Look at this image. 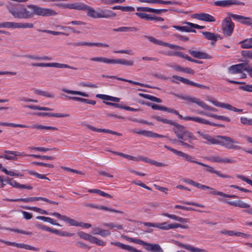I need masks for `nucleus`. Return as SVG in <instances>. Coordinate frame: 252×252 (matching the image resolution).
I'll list each match as a JSON object with an SVG mask.
<instances>
[{"instance_id": "1", "label": "nucleus", "mask_w": 252, "mask_h": 252, "mask_svg": "<svg viewBox=\"0 0 252 252\" xmlns=\"http://www.w3.org/2000/svg\"><path fill=\"white\" fill-rule=\"evenodd\" d=\"M197 133L203 139L206 140L204 143L208 145H217L222 146L227 149L241 150V147L237 145L239 142L229 136L222 135H212L205 132L198 131Z\"/></svg>"}, {"instance_id": "2", "label": "nucleus", "mask_w": 252, "mask_h": 252, "mask_svg": "<svg viewBox=\"0 0 252 252\" xmlns=\"http://www.w3.org/2000/svg\"><path fill=\"white\" fill-rule=\"evenodd\" d=\"M23 19H31L34 15L50 17L57 14V12L51 8L39 7L34 4H29L25 7L22 5Z\"/></svg>"}, {"instance_id": "3", "label": "nucleus", "mask_w": 252, "mask_h": 252, "mask_svg": "<svg viewBox=\"0 0 252 252\" xmlns=\"http://www.w3.org/2000/svg\"><path fill=\"white\" fill-rule=\"evenodd\" d=\"M172 126H174L173 130L179 140L181 139L188 140V138L189 139H196L193 134L187 130L185 126L178 124L176 123H175V125H173Z\"/></svg>"}, {"instance_id": "4", "label": "nucleus", "mask_w": 252, "mask_h": 252, "mask_svg": "<svg viewBox=\"0 0 252 252\" xmlns=\"http://www.w3.org/2000/svg\"><path fill=\"white\" fill-rule=\"evenodd\" d=\"M0 126H11L13 127H21V128H30L32 129H36L39 130H50L56 131L58 130V128L56 127L51 126H45L40 124H34L31 126H27L22 124H16L14 123H3L0 122Z\"/></svg>"}, {"instance_id": "5", "label": "nucleus", "mask_w": 252, "mask_h": 252, "mask_svg": "<svg viewBox=\"0 0 252 252\" xmlns=\"http://www.w3.org/2000/svg\"><path fill=\"white\" fill-rule=\"evenodd\" d=\"M0 28L11 29H32L33 28V24L30 23L4 22L0 23Z\"/></svg>"}, {"instance_id": "6", "label": "nucleus", "mask_w": 252, "mask_h": 252, "mask_svg": "<svg viewBox=\"0 0 252 252\" xmlns=\"http://www.w3.org/2000/svg\"><path fill=\"white\" fill-rule=\"evenodd\" d=\"M4 200L5 201H10V202L22 201V202H23L25 203L31 202L34 201H37V200H42V201H45L47 203L54 204V205H58L59 204L58 202H57L51 201L46 198L42 197H28V198H19V199L5 198Z\"/></svg>"}, {"instance_id": "7", "label": "nucleus", "mask_w": 252, "mask_h": 252, "mask_svg": "<svg viewBox=\"0 0 252 252\" xmlns=\"http://www.w3.org/2000/svg\"><path fill=\"white\" fill-rule=\"evenodd\" d=\"M234 24L232 22L230 17H226L222 23V30L223 34L226 36H230L233 31Z\"/></svg>"}, {"instance_id": "8", "label": "nucleus", "mask_w": 252, "mask_h": 252, "mask_svg": "<svg viewBox=\"0 0 252 252\" xmlns=\"http://www.w3.org/2000/svg\"><path fill=\"white\" fill-rule=\"evenodd\" d=\"M32 66H37V67H54L57 68H70L74 70H76L77 68L71 66H69L66 64L60 63H33L32 64Z\"/></svg>"}, {"instance_id": "9", "label": "nucleus", "mask_w": 252, "mask_h": 252, "mask_svg": "<svg viewBox=\"0 0 252 252\" xmlns=\"http://www.w3.org/2000/svg\"><path fill=\"white\" fill-rule=\"evenodd\" d=\"M175 95L182 99L187 100L189 102L195 103L204 109H205V108L207 105V104L205 102H204L199 98H197L194 96L185 95L183 94H176Z\"/></svg>"}, {"instance_id": "10", "label": "nucleus", "mask_w": 252, "mask_h": 252, "mask_svg": "<svg viewBox=\"0 0 252 252\" xmlns=\"http://www.w3.org/2000/svg\"><path fill=\"white\" fill-rule=\"evenodd\" d=\"M4 153L5 154H3L0 156V158L7 160H17V156L25 157L28 156L24 152L20 153L17 151H12L9 150L4 151Z\"/></svg>"}, {"instance_id": "11", "label": "nucleus", "mask_w": 252, "mask_h": 252, "mask_svg": "<svg viewBox=\"0 0 252 252\" xmlns=\"http://www.w3.org/2000/svg\"><path fill=\"white\" fill-rule=\"evenodd\" d=\"M187 121H192L196 123L205 125H208L211 126H218V127H223V125L220 124H217L213 122H209V121L198 117H190L187 116L185 118Z\"/></svg>"}, {"instance_id": "12", "label": "nucleus", "mask_w": 252, "mask_h": 252, "mask_svg": "<svg viewBox=\"0 0 252 252\" xmlns=\"http://www.w3.org/2000/svg\"><path fill=\"white\" fill-rule=\"evenodd\" d=\"M247 63H241L230 66L228 69V72L231 74H239L246 71Z\"/></svg>"}, {"instance_id": "13", "label": "nucleus", "mask_w": 252, "mask_h": 252, "mask_svg": "<svg viewBox=\"0 0 252 252\" xmlns=\"http://www.w3.org/2000/svg\"><path fill=\"white\" fill-rule=\"evenodd\" d=\"M214 4L216 6L225 7L232 5H244L245 3L236 0H223L216 1L214 2Z\"/></svg>"}, {"instance_id": "14", "label": "nucleus", "mask_w": 252, "mask_h": 252, "mask_svg": "<svg viewBox=\"0 0 252 252\" xmlns=\"http://www.w3.org/2000/svg\"><path fill=\"white\" fill-rule=\"evenodd\" d=\"M173 79H176L177 80L180 81L182 83L184 84H186L189 85H191L193 86H195L198 87L199 88L203 89H209V87L206 86H204L203 85L197 84L193 81H191L188 79L180 77L177 75H173L172 76Z\"/></svg>"}, {"instance_id": "15", "label": "nucleus", "mask_w": 252, "mask_h": 252, "mask_svg": "<svg viewBox=\"0 0 252 252\" xmlns=\"http://www.w3.org/2000/svg\"><path fill=\"white\" fill-rule=\"evenodd\" d=\"M7 8L9 12L11 13L15 18L23 19L22 6L12 7L8 5Z\"/></svg>"}, {"instance_id": "16", "label": "nucleus", "mask_w": 252, "mask_h": 252, "mask_svg": "<svg viewBox=\"0 0 252 252\" xmlns=\"http://www.w3.org/2000/svg\"><path fill=\"white\" fill-rule=\"evenodd\" d=\"M84 126L89 129L94 131V132H105L108 133H110L112 134L116 135L119 136H121L122 135V134L121 133H119L116 131H114L113 130L107 129H102V128H96L93 126L88 124V123H85Z\"/></svg>"}, {"instance_id": "17", "label": "nucleus", "mask_w": 252, "mask_h": 252, "mask_svg": "<svg viewBox=\"0 0 252 252\" xmlns=\"http://www.w3.org/2000/svg\"><path fill=\"white\" fill-rule=\"evenodd\" d=\"M116 16V14L108 9H100L98 10V18H110Z\"/></svg>"}, {"instance_id": "18", "label": "nucleus", "mask_w": 252, "mask_h": 252, "mask_svg": "<svg viewBox=\"0 0 252 252\" xmlns=\"http://www.w3.org/2000/svg\"><path fill=\"white\" fill-rule=\"evenodd\" d=\"M198 165L205 167H206V169H205L206 171L208 172L211 173L216 174L220 177L224 178H231L230 176H229L228 175L223 174L220 173V171L215 170L213 167H212L208 165L205 164L203 163H202L201 162L200 163H198Z\"/></svg>"}, {"instance_id": "19", "label": "nucleus", "mask_w": 252, "mask_h": 252, "mask_svg": "<svg viewBox=\"0 0 252 252\" xmlns=\"http://www.w3.org/2000/svg\"><path fill=\"white\" fill-rule=\"evenodd\" d=\"M192 17L199 20L206 22H215V18L209 14L201 13L200 14H195L192 15Z\"/></svg>"}, {"instance_id": "20", "label": "nucleus", "mask_w": 252, "mask_h": 252, "mask_svg": "<svg viewBox=\"0 0 252 252\" xmlns=\"http://www.w3.org/2000/svg\"><path fill=\"white\" fill-rule=\"evenodd\" d=\"M63 7L78 10H85L86 4L81 2L66 3L61 5Z\"/></svg>"}, {"instance_id": "21", "label": "nucleus", "mask_w": 252, "mask_h": 252, "mask_svg": "<svg viewBox=\"0 0 252 252\" xmlns=\"http://www.w3.org/2000/svg\"><path fill=\"white\" fill-rule=\"evenodd\" d=\"M101 76L102 77H106V78H113V79H117L118 80H121V81H123L127 82H128V83H129L130 84H132L140 86H142V87H147V88H153L152 87H151V86H150L148 85H145L144 84H142V83H139V82H135V81H132V80H127V79H124V78H122L117 77L116 76H109V75H102Z\"/></svg>"}, {"instance_id": "22", "label": "nucleus", "mask_w": 252, "mask_h": 252, "mask_svg": "<svg viewBox=\"0 0 252 252\" xmlns=\"http://www.w3.org/2000/svg\"><path fill=\"white\" fill-rule=\"evenodd\" d=\"M135 15L138 16L142 19H144L147 21H153L156 20L157 21H163V19L161 17H157V16H152L151 15L142 13L140 12H136Z\"/></svg>"}, {"instance_id": "23", "label": "nucleus", "mask_w": 252, "mask_h": 252, "mask_svg": "<svg viewBox=\"0 0 252 252\" xmlns=\"http://www.w3.org/2000/svg\"><path fill=\"white\" fill-rule=\"evenodd\" d=\"M189 53L194 58L200 59H209L211 57L207 54L201 51L189 50Z\"/></svg>"}, {"instance_id": "24", "label": "nucleus", "mask_w": 252, "mask_h": 252, "mask_svg": "<svg viewBox=\"0 0 252 252\" xmlns=\"http://www.w3.org/2000/svg\"><path fill=\"white\" fill-rule=\"evenodd\" d=\"M176 245L182 248H184L186 250H188L189 252H206V250L204 249H201L198 248H195L194 247H193L191 245H186L182 244L179 242H176Z\"/></svg>"}, {"instance_id": "25", "label": "nucleus", "mask_w": 252, "mask_h": 252, "mask_svg": "<svg viewBox=\"0 0 252 252\" xmlns=\"http://www.w3.org/2000/svg\"><path fill=\"white\" fill-rule=\"evenodd\" d=\"M111 244L117 246L123 250H126L129 252H143L140 250L136 249L135 248L130 246L126 245L120 242H111Z\"/></svg>"}, {"instance_id": "26", "label": "nucleus", "mask_w": 252, "mask_h": 252, "mask_svg": "<svg viewBox=\"0 0 252 252\" xmlns=\"http://www.w3.org/2000/svg\"><path fill=\"white\" fill-rule=\"evenodd\" d=\"M85 206L86 207H91V208H95V209H99V210H104L108 211H109L111 212L118 213H120V214L124 213V212L123 211L109 208H108L104 206H97V205H96L94 204H89V203L85 204Z\"/></svg>"}, {"instance_id": "27", "label": "nucleus", "mask_w": 252, "mask_h": 252, "mask_svg": "<svg viewBox=\"0 0 252 252\" xmlns=\"http://www.w3.org/2000/svg\"><path fill=\"white\" fill-rule=\"evenodd\" d=\"M145 248L146 250L152 252H163V250L158 244L147 243Z\"/></svg>"}, {"instance_id": "28", "label": "nucleus", "mask_w": 252, "mask_h": 252, "mask_svg": "<svg viewBox=\"0 0 252 252\" xmlns=\"http://www.w3.org/2000/svg\"><path fill=\"white\" fill-rule=\"evenodd\" d=\"M225 202L230 205L235 207H238L242 208H249L250 207V204L241 200H237L235 201L225 200Z\"/></svg>"}, {"instance_id": "29", "label": "nucleus", "mask_w": 252, "mask_h": 252, "mask_svg": "<svg viewBox=\"0 0 252 252\" xmlns=\"http://www.w3.org/2000/svg\"><path fill=\"white\" fill-rule=\"evenodd\" d=\"M228 82L235 84H245V86L239 87V89L244 91L248 92H252V85L246 84L245 82H239L236 81L231 80L228 79H226Z\"/></svg>"}, {"instance_id": "30", "label": "nucleus", "mask_w": 252, "mask_h": 252, "mask_svg": "<svg viewBox=\"0 0 252 252\" xmlns=\"http://www.w3.org/2000/svg\"><path fill=\"white\" fill-rule=\"evenodd\" d=\"M74 46H98V47H108L109 45L107 44H104L98 42H80L78 43H74Z\"/></svg>"}, {"instance_id": "31", "label": "nucleus", "mask_w": 252, "mask_h": 252, "mask_svg": "<svg viewBox=\"0 0 252 252\" xmlns=\"http://www.w3.org/2000/svg\"><path fill=\"white\" fill-rule=\"evenodd\" d=\"M92 233L94 235H99L103 237L109 236L111 234L109 230L103 229L98 227H94L93 228Z\"/></svg>"}, {"instance_id": "32", "label": "nucleus", "mask_w": 252, "mask_h": 252, "mask_svg": "<svg viewBox=\"0 0 252 252\" xmlns=\"http://www.w3.org/2000/svg\"><path fill=\"white\" fill-rule=\"evenodd\" d=\"M65 96L68 99H71V100H75V101H80L82 102H84L85 103L90 104H92V105H95L96 104V101L94 100L85 99V98H81V97H79L69 96H67V95H65Z\"/></svg>"}, {"instance_id": "33", "label": "nucleus", "mask_w": 252, "mask_h": 252, "mask_svg": "<svg viewBox=\"0 0 252 252\" xmlns=\"http://www.w3.org/2000/svg\"><path fill=\"white\" fill-rule=\"evenodd\" d=\"M162 215L167 217L170 219L178 221L181 223H187L189 222V219L187 218H183L175 215L169 214L168 213H163Z\"/></svg>"}, {"instance_id": "34", "label": "nucleus", "mask_w": 252, "mask_h": 252, "mask_svg": "<svg viewBox=\"0 0 252 252\" xmlns=\"http://www.w3.org/2000/svg\"><path fill=\"white\" fill-rule=\"evenodd\" d=\"M84 11H87V14L89 17L98 19V11H96L94 8L86 4Z\"/></svg>"}, {"instance_id": "35", "label": "nucleus", "mask_w": 252, "mask_h": 252, "mask_svg": "<svg viewBox=\"0 0 252 252\" xmlns=\"http://www.w3.org/2000/svg\"><path fill=\"white\" fill-rule=\"evenodd\" d=\"M112 64H120L126 66H132L134 64V62L123 59H112Z\"/></svg>"}, {"instance_id": "36", "label": "nucleus", "mask_w": 252, "mask_h": 252, "mask_svg": "<svg viewBox=\"0 0 252 252\" xmlns=\"http://www.w3.org/2000/svg\"><path fill=\"white\" fill-rule=\"evenodd\" d=\"M178 156L182 157L183 158H185L186 160L191 163H194L198 164V163L200 162L199 161L195 160V157L190 156L187 154L184 153L181 151H179Z\"/></svg>"}, {"instance_id": "37", "label": "nucleus", "mask_w": 252, "mask_h": 252, "mask_svg": "<svg viewBox=\"0 0 252 252\" xmlns=\"http://www.w3.org/2000/svg\"><path fill=\"white\" fill-rule=\"evenodd\" d=\"M202 34L207 39L212 40L215 42L217 41L219 38H221L219 35L208 32H203Z\"/></svg>"}, {"instance_id": "38", "label": "nucleus", "mask_w": 252, "mask_h": 252, "mask_svg": "<svg viewBox=\"0 0 252 252\" xmlns=\"http://www.w3.org/2000/svg\"><path fill=\"white\" fill-rule=\"evenodd\" d=\"M210 101L213 104H214L215 106H217V107L224 108H226L227 109H228L229 110H232V111L233 108V106H232V105H231L229 104H227V103H224L220 102H219V101H216L214 99L210 100Z\"/></svg>"}, {"instance_id": "39", "label": "nucleus", "mask_w": 252, "mask_h": 252, "mask_svg": "<svg viewBox=\"0 0 252 252\" xmlns=\"http://www.w3.org/2000/svg\"><path fill=\"white\" fill-rule=\"evenodd\" d=\"M210 101L213 104H214L215 106H217V107L224 108H226L227 109H228L229 110H232V111L233 108V106H232V105H231L229 104H227V103H224L220 102H219V101H216L214 99L210 100Z\"/></svg>"}, {"instance_id": "40", "label": "nucleus", "mask_w": 252, "mask_h": 252, "mask_svg": "<svg viewBox=\"0 0 252 252\" xmlns=\"http://www.w3.org/2000/svg\"><path fill=\"white\" fill-rule=\"evenodd\" d=\"M33 92L37 95L44 96L50 98H54L55 94L47 91H44L38 89H33Z\"/></svg>"}, {"instance_id": "41", "label": "nucleus", "mask_w": 252, "mask_h": 252, "mask_svg": "<svg viewBox=\"0 0 252 252\" xmlns=\"http://www.w3.org/2000/svg\"><path fill=\"white\" fill-rule=\"evenodd\" d=\"M96 97L103 100H109L116 102L120 101V98L118 97H113L105 94H97L96 95Z\"/></svg>"}, {"instance_id": "42", "label": "nucleus", "mask_w": 252, "mask_h": 252, "mask_svg": "<svg viewBox=\"0 0 252 252\" xmlns=\"http://www.w3.org/2000/svg\"><path fill=\"white\" fill-rule=\"evenodd\" d=\"M123 237L126 240L128 241L129 242H132V243H134L135 244H139L140 245H142L144 247L145 246V245L147 243V242H146L141 239H139L130 238L127 236H124Z\"/></svg>"}, {"instance_id": "43", "label": "nucleus", "mask_w": 252, "mask_h": 252, "mask_svg": "<svg viewBox=\"0 0 252 252\" xmlns=\"http://www.w3.org/2000/svg\"><path fill=\"white\" fill-rule=\"evenodd\" d=\"M123 237L126 240L128 241L129 242H132V243H134L135 244H139L140 245H142L144 247L145 246V245L147 243V242H146L141 239H139L130 238L127 236H124Z\"/></svg>"}, {"instance_id": "44", "label": "nucleus", "mask_w": 252, "mask_h": 252, "mask_svg": "<svg viewBox=\"0 0 252 252\" xmlns=\"http://www.w3.org/2000/svg\"><path fill=\"white\" fill-rule=\"evenodd\" d=\"M241 48L243 49L252 48V38L243 40L239 42Z\"/></svg>"}, {"instance_id": "45", "label": "nucleus", "mask_w": 252, "mask_h": 252, "mask_svg": "<svg viewBox=\"0 0 252 252\" xmlns=\"http://www.w3.org/2000/svg\"><path fill=\"white\" fill-rule=\"evenodd\" d=\"M174 28L175 29L182 32H196V31L194 29H192V27L188 25L184 26H174Z\"/></svg>"}, {"instance_id": "46", "label": "nucleus", "mask_w": 252, "mask_h": 252, "mask_svg": "<svg viewBox=\"0 0 252 252\" xmlns=\"http://www.w3.org/2000/svg\"><path fill=\"white\" fill-rule=\"evenodd\" d=\"M191 140L192 139H189L188 138V140L181 139L178 141V142L185 148H187L189 149H193L194 146L191 144Z\"/></svg>"}, {"instance_id": "47", "label": "nucleus", "mask_w": 252, "mask_h": 252, "mask_svg": "<svg viewBox=\"0 0 252 252\" xmlns=\"http://www.w3.org/2000/svg\"><path fill=\"white\" fill-rule=\"evenodd\" d=\"M139 95L145 98L149 99L152 101L156 102L157 103H161L162 102V100L160 98H158L156 96L148 94L139 93Z\"/></svg>"}, {"instance_id": "48", "label": "nucleus", "mask_w": 252, "mask_h": 252, "mask_svg": "<svg viewBox=\"0 0 252 252\" xmlns=\"http://www.w3.org/2000/svg\"><path fill=\"white\" fill-rule=\"evenodd\" d=\"M62 91L63 92L69 94H77V95H81L82 96H85V97L89 96L88 94L83 93V92H80V91L70 90H68L66 88H63L62 89Z\"/></svg>"}, {"instance_id": "49", "label": "nucleus", "mask_w": 252, "mask_h": 252, "mask_svg": "<svg viewBox=\"0 0 252 252\" xmlns=\"http://www.w3.org/2000/svg\"><path fill=\"white\" fill-rule=\"evenodd\" d=\"M91 61L112 64V59L104 57H94L90 59Z\"/></svg>"}, {"instance_id": "50", "label": "nucleus", "mask_w": 252, "mask_h": 252, "mask_svg": "<svg viewBox=\"0 0 252 252\" xmlns=\"http://www.w3.org/2000/svg\"><path fill=\"white\" fill-rule=\"evenodd\" d=\"M112 9H118L121 10L122 11L125 12H132L134 11L135 9L132 6H120V5H116L112 7Z\"/></svg>"}, {"instance_id": "51", "label": "nucleus", "mask_w": 252, "mask_h": 252, "mask_svg": "<svg viewBox=\"0 0 252 252\" xmlns=\"http://www.w3.org/2000/svg\"><path fill=\"white\" fill-rule=\"evenodd\" d=\"M51 232L61 236L71 237L74 235L73 233L62 231L55 229H52Z\"/></svg>"}, {"instance_id": "52", "label": "nucleus", "mask_w": 252, "mask_h": 252, "mask_svg": "<svg viewBox=\"0 0 252 252\" xmlns=\"http://www.w3.org/2000/svg\"><path fill=\"white\" fill-rule=\"evenodd\" d=\"M77 234L79 235L80 238H81L83 239H84L85 240L89 241L91 243L92 242L93 237H94L93 236L91 235L90 234H88V233L82 232V231L78 232Z\"/></svg>"}, {"instance_id": "53", "label": "nucleus", "mask_w": 252, "mask_h": 252, "mask_svg": "<svg viewBox=\"0 0 252 252\" xmlns=\"http://www.w3.org/2000/svg\"><path fill=\"white\" fill-rule=\"evenodd\" d=\"M88 192L90 193H97L102 196L108 197L110 198H112V196L110 194L105 193L100 190L97 189H90L88 190Z\"/></svg>"}, {"instance_id": "54", "label": "nucleus", "mask_w": 252, "mask_h": 252, "mask_svg": "<svg viewBox=\"0 0 252 252\" xmlns=\"http://www.w3.org/2000/svg\"><path fill=\"white\" fill-rule=\"evenodd\" d=\"M138 29L135 27H122L117 29H113L115 32H128V31H137Z\"/></svg>"}, {"instance_id": "55", "label": "nucleus", "mask_w": 252, "mask_h": 252, "mask_svg": "<svg viewBox=\"0 0 252 252\" xmlns=\"http://www.w3.org/2000/svg\"><path fill=\"white\" fill-rule=\"evenodd\" d=\"M207 116L215 118V119H217V120H223V121H225L228 122H229L230 121V119L228 117H227L225 116H219V115H217L216 114H214L213 113L207 114Z\"/></svg>"}, {"instance_id": "56", "label": "nucleus", "mask_w": 252, "mask_h": 252, "mask_svg": "<svg viewBox=\"0 0 252 252\" xmlns=\"http://www.w3.org/2000/svg\"><path fill=\"white\" fill-rule=\"evenodd\" d=\"M63 221L68 223L69 225L70 226H78V225H79L78 224L79 222H77L76 220H74L66 216H65V217H64Z\"/></svg>"}, {"instance_id": "57", "label": "nucleus", "mask_w": 252, "mask_h": 252, "mask_svg": "<svg viewBox=\"0 0 252 252\" xmlns=\"http://www.w3.org/2000/svg\"><path fill=\"white\" fill-rule=\"evenodd\" d=\"M104 4L109 5L114 3H122L124 2L126 0H100Z\"/></svg>"}, {"instance_id": "58", "label": "nucleus", "mask_w": 252, "mask_h": 252, "mask_svg": "<svg viewBox=\"0 0 252 252\" xmlns=\"http://www.w3.org/2000/svg\"><path fill=\"white\" fill-rule=\"evenodd\" d=\"M161 45L164 46L168 47L170 49H174V50H183L184 49L181 46L174 45V44H170V43H169L167 42H164L163 41L162 42Z\"/></svg>"}, {"instance_id": "59", "label": "nucleus", "mask_w": 252, "mask_h": 252, "mask_svg": "<svg viewBox=\"0 0 252 252\" xmlns=\"http://www.w3.org/2000/svg\"><path fill=\"white\" fill-rule=\"evenodd\" d=\"M26 107L29 108L33 110H43V111H51L52 109L48 107H40L39 106H35V105H28L26 106Z\"/></svg>"}, {"instance_id": "60", "label": "nucleus", "mask_w": 252, "mask_h": 252, "mask_svg": "<svg viewBox=\"0 0 252 252\" xmlns=\"http://www.w3.org/2000/svg\"><path fill=\"white\" fill-rule=\"evenodd\" d=\"M29 149L32 150H35L38 151H41L43 152H46L47 151H50V150H56V148H54L53 149H49V148H46L43 147H29Z\"/></svg>"}, {"instance_id": "61", "label": "nucleus", "mask_w": 252, "mask_h": 252, "mask_svg": "<svg viewBox=\"0 0 252 252\" xmlns=\"http://www.w3.org/2000/svg\"><path fill=\"white\" fill-rule=\"evenodd\" d=\"M28 156H30L32 157H33L37 158H40L41 159H47V160H53L54 159V157L52 156H41L39 155H30Z\"/></svg>"}, {"instance_id": "62", "label": "nucleus", "mask_w": 252, "mask_h": 252, "mask_svg": "<svg viewBox=\"0 0 252 252\" xmlns=\"http://www.w3.org/2000/svg\"><path fill=\"white\" fill-rule=\"evenodd\" d=\"M157 228H160L162 230H169L170 224H168L166 222L162 223H157Z\"/></svg>"}, {"instance_id": "63", "label": "nucleus", "mask_w": 252, "mask_h": 252, "mask_svg": "<svg viewBox=\"0 0 252 252\" xmlns=\"http://www.w3.org/2000/svg\"><path fill=\"white\" fill-rule=\"evenodd\" d=\"M145 37L149 40V41L157 45H161L162 41L159 40L153 36L145 35Z\"/></svg>"}, {"instance_id": "64", "label": "nucleus", "mask_w": 252, "mask_h": 252, "mask_svg": "<svg viewBox=\"0 0 252 252\" xmlns=\"http://www.w3.org/2000/svg\"><path fill=\"white\" fill-rule=\"evenodd\" d=\"M150 131L141 130V129H138V130L132 129V130H131V132H132L133 133H137L138 134H141L142 135H144L146 137H148L149 136Z\"/></svg>"}]
</instances>
